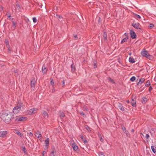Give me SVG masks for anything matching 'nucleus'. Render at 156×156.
Instances as JSON below:
<instances>
[{
	"instance_id": "nucleus-24",
	"label": "nucleus",
	"mask_w": 156,
	"mask_h": 156,
	"mask_svg": "<svg viewBox=\"0 0 156 156\" xmlns=\"http://www.w3.org/2000/svg\"><path fill=\"white\" fill-rule=\"evenodd\" d=\"M73 149L74 151H77L78 149V147L76 145H75L73 147Z\"/></svg>"
},
{
	"instance_id": "nucleus-35",
	"label": "nucleus",
	"mask_w": 156,
	"mask_h": 156,
	"mask_svg": "<svg viewBox=\"0 0 156 156\" xmlns=\"http://www.w3.org/2000/svg\"><path fill=\"white\" fill-rule=\"evenodd\" d=\"M27 134L30 136L31 137H32L33 135V134L31 132Z\"/></svg>"
},
{
	"instance_id": "nucleus-4",
	"label": "nucleus",
	"mask_w": 156,
	"mask_h": 156,
	"mask_svg": "<svg viewBox=\"0 0 156 156\" xmlns=\"http://www.w3.org/2000/svg\"><path fill=\"white\" fill-rule=\"evenodd\" d=\"M141 55L144 57H145L147 58H149L151 55H149L148 52L147 51H142L141 53Z\"/></svg>"
},
{
	"instance_id": "nucleus-21",
	"label": "nucleus",
	"mask_w": 156,
	"mask_h": 156,
	"mask_svg": "<svg viewBox=\"0 0 156 156\" xmlns=\"http://www.w3.org/2000/svg\"><path fill=\"white\" fill-rule=\"evenodd\" d=\"M85 128L86 129L87 131L89 132H91V129L88 126L86 125L85 126Z\"/></svg>"
},
{
	"instance_id": "nucleus-51",
	"label": "nucleus",
	"mask_w": 156,
	"mask_h": 156,
	"mask_svg": "<svg viewBox=\"0 0 156 156\" xmlns=\"http://www.w3.org/2000/svg\"><path fill=\"white\" fill-rule=\"evenodd\" d=\"M74 37L75 38V39L76 40L77 38V36L76 35H74Z\"/></svg>"
},
{
	"instance_id": "nucleus-20",
	"label": "nucleus",
	"mask_w": 156,
	"mask_h": 156,
	"mask_svg": "<svg viewBox=\"0 0 156 156\" xmlns=\"http://www.w3.org/2000/svg\"><path fill=\"white\" fill-rule=\"evenodd\" d=\"M71 71L73 72L74 71L75 69V67L74 65L73 64H72L71 65Z\"/></svg>"
},
{
	"instance_id": "nucleus-14",
	"label": "nucleus",
	"mask_w": 156,
	"mask_h": 156,
	"mask_svg": "<svg viewBox=\"0 0 156 156\" xmlns=\"http://www.w3.org/2000/svg\"><path fill=\"white\" fill-rule=\"evenodd\" d=\"M16 133L21 138H23V134L20 132L17 131L16 132Z\"/></svg>"
},
{
	"instance_id": "nucleus-46",
	"label": "nucleus",
	"mask_w": 156,
	"mask_h": 156,
	"mask_svg": "<svg viewBox=\"0 0 156 156\" xmlns=\"http://www.w3.org/2000/svg\"><path fill=\"white\" fill-rule=\"evenodd\" d=\"M22 150L24 152V153L25 152L26 148L25 147H23Z\"/></svg>"
},
{
	"instance_id": "nucleus-15",
	"label": "nucleus",
	"mask_w": 156,
	"mask_h": 156,
	"mask_svg": "<svg viewBox=\"0 0 156 156\" xmlns=\"http://www.w3.org/2000/svg\"><path fill=\"white\" fill-rule=\"evenodd\" d=\"M59 115L61 119H63L65 116V114L64 113L62 112H59Z\"/></svg>"
},
{
	"instance_id": "nucleus-37",
	"label": "nucleus",
	"mask_w": 156,
	"mask_h": 156,
	"mask_svg": "<svg viewBox=\"0 0 156 156\" xmlns=\"http://www.w3.org/2000/svg\"><path fill=\"white\" fill-rule=\"evenodd\" d=\"M37 20L36 17H34L33 18V21L34 23H36L37 22Z\"/></svg>"
},
{
	"instance_id": "nucleus-9",
	"label": "nucleus",
	"mask_w": 156,
	"mask_h": 156,
	"mask_svg": "<svg viewBox=\"0 0 156 156\" xmlns=\"http://www.w3.org/2000/svg\"><path fill=\"white\" fill-rule=\"evenodd\" d=\"M35 136L37 137L39 140L41 139L42 136L40 132L39 131H37L36 133Z\"/></svg>"
},
{
	"instance_id": "nucleus-16",
	"label": "nucleus",
	"mask_w": 156,
	"mask_h": 156,
	"mask_svg": "<svg viewBox=\"0 0 156 156\" xmlns=\"http://www.w3.org/2000/svg\"><path fill=\"white\" fill-rule=\"evenodd\" d=\"M49 139L48 138L47 139H46L45 140V144H46V147L47 148H48V147L49 144Z\"/></svg>"
},
{
	"instance_id": "nucleus-17",
	"label": "nucleus",
	"mask_w": 156,
	"mask_h": 156,
	"mask_svg": "<svg viewBox=\"0 0 156 156\" xmlns=\"http://www.w3.org/2000/svg\"><path fill=\"white\" fill-rule=\"evenodd\" d=\"M131 105L133 106H134L136 104V101L134 99H132L131 101Z\"/></svg>"
},
{
	"instance_id": "nucleus-34",
	"label": "nucleus",
	"mask_w": 156,
	"mask_h": 156,
	"mask_svg": "<svg viewBox=\"0 0 156 156\" xmlns=\"http://www.w3.org/2000/svg\"><path fill=\"white\" fill-rule=\"evenodd\" d=\"M99 156H105L102 152H100L99 154Z\"/></svg>"
},
{
	"instance_id": "nucleus-48",
	"label": "nucleus",
	"mask_w": 156,
	"mask_h": 156,
	"mask_svg": "<svg viewBox=\"0 0 156 156\" xmlns=\"http://www.w3.org/2000/svg\"><path fill=\"white\" fill-rule=\"evenodd\" d=\"M62 87H63L65 85V81L64 80H63L62 81Z\"/></svg>"
},
{
	"instance_id": "nucleus-62",
	"label": "nucleus",
	"mask_w": 156,
	"mask_h": 156,
	"mask_svg": "<svg viewBox=\"0 0 156 156\" xmlns=\"http://www.w3.org/2000/svg\"><path fill=\"white\" fill-rule=\"evenodd\" d=\"M15 73H16V71H15Z\"/></svg>"
},
{
	"instance_id": "nucleus-7",
	"label": "nucleus",
	"mask_w": 156,
	"mask_h": 156,
	"mask_svg": "<svg viewBox=\"0 0 156 156\" xmlns=\"http://www.w3.org/2000/svg\"><path fill=\"white\" fill-rule=\"evenodd\" d=\"M131 37L132 39H135L136 37V35L135 32L132 30H130V32Z\"/></svg>"
},
{
	"instance_id": "nucleus-43",
	"label": "nucleus",
	"mask_w": 156,
	"mask_h": 156,
	"mask_svg": "<svg viewBox=\"0 0 156 156\" xmlns=\"http://www.w3.org/2000/svg\"><path fill=\"white\" fill-rule=\"evenodd\" d=\"M152 88L151 86H150V87L149 88V91L150 92H151V90H152Z\"/></svg>"
},
{
	"instance_id": "nucleus-11",
	"label": "nucleus",
	"mask_w": 156,
	"mask_h": 156,
	"mask_svg": "<svg viewBox=\"0 0 156 156\" xmlns=\"http://www.w3.org/2000/svg\"><path fill=\"white\" fill-rule=\"evenodd\" d=\"M145 80L144 78L140 79L139 81L137 83V85H141L145 81Z\"/></svg>"
},
{
	"instance_id": "nucleus-2",
	"label": "nucleus",
	"mask_w": 156,
	"mask_h": 156,
	"mask_svg": "<svg viewBox=\"0 0 156 156\" xmlns=\"http://www.w3.org/2000/svg\"><path fill=\"white\" fill-rule=\"evenodd\" d=\"M23 106V104L21 102H19L17 105L14 107L13 109V112L16 114L19 112L21 108Z\"/></svg>"
},
{
	"instance_id": "nucleus-33",
	"label": "nucleus",
	"mask_w": 156,
	"mask_h": 156,
	"mask_svg": "<svg viewBox=\"0 0 156 156\" xmlns=\"http://www.w3.org/2000/svg\"><path fill=\"white\" fill-rule=\"evenodd\" d=\"M154 27V24H151L149 25V27L150 28H152Z\"/></svg>"
},
{
	"instance_id": "nucleus-19",
	"label": "nucleus",
	"mask_w": 156,
	"mask_h": 156,
	"mask_svg": "<svg viewBox=\"0 0 156 156\" xmlns=\"http://www.w3.org/2000/svg\"><path fill=\"white\" fill-rule=\"evenodd\" d=\"M43 116L44 118H47L48 117V113L45 111H44L43 112Z\"/></svg>"
},
{
	"instance_id": "nucleus-49",
	"label": "nucleus",
	"mask_w": 156,
	"mask_h": 156,
	"mask_svg": "<svg viewBox=\"0 0 156 156\" xmlns=\"http://www.w3.org/2000/svg\"><path fill=\"white\" fill-rule=\"evenodd\" d=\"M97 67V65H96V63H94V68H96Z\"/></svg>"
},
{
	"instance_id": "nucleus-59",
	"label": "nucleus",
	"mask_w": 156,
	"mask_h": 156,
	"mask_svg": "<svg viewBox=\"0 0 156 156\" xmlns=\"http://www.w3.org/2000/svg\"><path fill=\"white\" fill-rule=\"evenodd\" d=\"M125 35H126V36H127L128 34H127L126 33H125Z\"/></svg>"
},
{
	"instance_id": "nucleus-8",
	"label": "nucleus",
	"mask_w": 156,
	"mask_h": 156,
	"mask_svg": "<svg viewBox=\"0 0 156 156\" xmlns=\"http://www.w3.org/2000/svg\"><path fill=\"white\" fill-rule=\"evenodd\" d=\"M36 80L35 78L33 79L31 81V86L32 88H34L35 85Z\"/></svg>"
},
{
	"instance_id": "nucleus-52",
	"label": "nucleus",
	"mask_w": 156,
	"mask_h": 156,
	"mask_svg": "<svg viewBox=\"0 0 156 156\" xmlns=\"http://www.w3.org/2000/svg\"><path fill=\"white\" fill-rule=\"evenodd\" d=\"M55 89L54 88H53L52 90V93H54L55 92Z\"/></svg>"
},
{
	"instance_id": "nucleus-12",
	"label": "nucleus",
	"mask_w": 156,
	"mask_h": 156,
	"mask_svg": "<svg viewBox=\"0 0 156 156\" xmlns=\"http://www.w3.org/2000/svg\"><path fill=\"white\" fill-rule=\"evenodd\" d=\"M117 106L121 111H124V108L121 104L120 103H118Z\"/></svg>"
},
{
	"instance_id": "nucleus-61",
	"label": "nucleus",
	"mask_w": 156,
	"mask_h": 156,
	"mask_svg": "<svg viewBox=\"0 0 156 156\" xmlns=\"http://www.w3.org/2000/svg\"><path fill=\"white\" fill-rule=\"evenodd\" d=\"M15 73H16V71H15Z\"/></svg>"
},
{
	"instance_id": "nucleus-22",
	"label": "nucleus",
	"mask_w": 156,
	"mask_h": 156,
	"mask_svg": "<svg viewBox=\"0 0 156 156\" xmlns=\"http://www.w3.org/2000/svg\"><path fill=\"white\" fill-rule=\"evenodd\" d=\"M103 37L104 41H107V34L105 33H104Z\"/></svg>"
},
{
	"instance_id": "nucleus-5",
	"label": "nucleus",
	"mask_w": 156,
	"mask_h": 156,
	"mask_svg": "<svg viewBox=\"0 0 156 156\" xmlns=\"http://www.w3.org/2000/svg\"><path fill=\"white\" fill-rule=\"evenodd\" d=\"M26 118L22 116L16 117V120L18 121H23L26 120Z\"/></svg>"
},
{
	"instance_id": "nucleus-36",
	"label": "nucleus",
	"mask_w": 156,
	"mask_h": 156,
	"mask_svg": "<svg viewBox=\"0 0 156 156\" xmlns=\"http://www.w3.org/2000/svg\"><path fill=\"white\" fill-rule=\"evenodd\" d=\"M12 26L14 28L16 27V23L14 21L12 22Z\"/></svg>"
},
{
	"instance_id": "nucleus-55",
	"label": "nucleus",
	"mask_w": 156,
	"mask_h": 156,
	"mask_svg": "<svg viewBox=\"0 0 156 156\" xmlns=\"http://www.w3.org/2000/svg\"><path fill=\"white\" fill-rule=\"evenodd\" d=\"M45 151H44L42 153V155H43V156H44V154H45Z\"/></svg>"
},
{
	"instance_id": "nucleus-6",
	"label": "nucleus",
	"mask_w": 156,
	"mask_h": 156,
	"mask_svg": "<svg viewBox=\"0 0 156 156\" xmlns=\"http://www.w3.org/2000/svg\"><path fill=\"white\" fill-rule=\"evenodd\" d=\"M132 26L136 29H140V25L138 23H132Z\"/></svg>"
},
{
	"instance_id": "nucleus-58",
	"label": "nucleus",
	"mask_w": 156,
	"mask_h": 156,
	"mask_svg": "<svg viewBox=\"0 0 156 156\" xmlns=\"http://www.w3.org/2000/svg\"><path fill=\"white\" fill-rule=\"evenodd\" d=\"M126 102H127V103H129L130 101H129V100H127V101H126Z\"/></svg>"
},
{
	"instance_id": "nucleus-45",
	"label": "nucleus",
	"mask_w": 156,
	"mask_h": 156,
	"mask_svg": "<svg viewBox=\"0 0 156 156\" xmlns=\"http://www.w3.org/2000/svg\"><path fill=\"white\" fill-rule=\"evenodd\" d=\"M8 16L9 18V19H10V20H11L12 19V18L11 16L10 15H8Z\"/></svg>"
},
{
	"instance_id": "nucleus-27",
	"label": "nucleus",
	"mask_w": 156,
	"mask_h": 156,
	"mask_svg": "<svg viewBox=\"0 0 156 156\" xmlns=\"http://www.w3.org/2000/svg\"><path fill=\"white\" fill-rule=\"evenodd\" d=\"M46 67L43 66L42 68V72L44 73H45L46 72Z\"/></svg>"
},
{
	"instance_id": "nucleus-25",
	"label": "nucleus",
	"mask_w": 156,
	"mask_h": 156,
	"mask_svg": "<svg viewBox=\"0 0 156 156\" xmlns=\"http://www.w3.org/2000/svg\"><path fill=\"white\" fill-rule=\"evenodd\" d=\"M155 148V147L154 146H151V149L154 153H155L156 152V149Z\"/></svg>"
},
{
	"instance_id": "nucleus-3",
	"label": "nucleus",
	"mask_w": 156,
	"mask_h": 156,
	"mask_svg": "<svg viewBox=\"0 0 156 156\" xmlns=\"http://www.w3.org/2000/svg\"><path fill=\"white\" fill-rule=\"evenodd\" d=\"M37 110L38 109L36 108H33L31 109L30 110L27 111L28 114L29 115H31L37 112Z\"/></svg>"
},
{
	"instance_id": "nucleus-30",
	"label": "nucleus",
	"mask_w": 156,
	"mask_h": 156,
	"mask_svg": "<svg viewBox=\"0 0 156 156\" xmlns=\"http://www.w3.org/2000/svg\"><path fill=\"white\" fill-rule=\"evenodd\" d=\"M135 79L136 77L135 76H133L130 78V80L131 81L133 82L135 80Z\"/></svg>"
},
{
	"instance_id": "nucleus-40",
	"label": "nucleus",
	"mask_w": 156,
	"mask_h": 156,
	"mask_svg": "<svg viewBox=\"0 0 156 156\" xmlns=\"http://www.w3.org/2000/svg\"><path fill=\"white\" fill-rule=\"evenodd\" d=\"M124 133H125L127 136L129 135V133L126 130V131H125L124 132Z\"/></svg>"
},
{
	"instance_id": "nucleus-18",
	"label": "nucleus",
	"mask_w": 156,
	"mask_h": 156,
	"mask_svg": "<svg viewBox=\"0 0 156 156\" xmlns=\"http://www.w3.org/2000/svg\"><path fill=\"white\" fill-rule=\"evenodd\" d=\"M129 60L130 62L132 63H134L135 62L134 59L131 57L129 58Z\"/></svg>"
},
{
	"instance_id": "nucleus-53",
	"label": "nucleus",
	"mask_w": 156,
	"mask_h": 156,
	"mask_svg": "<svg viewBox=\"0 0 156 156\" xmlns=\"http://www.w3.org/2000/svg\"><path fill=\"white\" fill-rule=\"evenodd\" d=\"M84 143V144H86L87 143V141L86 140H84V141H83Z\"/></svg>"
},
{
	"instance_id": "nucleus-10",
	"label": "nucleus",
	"mask_w": 156,
	"mask_h": 156,
	"mask_svg": "<svg viewBox=\"0 0 156 156\" xmlns=\"http://www.w3.org/2000/svg\"><path fill=\"white\" fill-rule=\"evenodd\" d=\"M7 131H3L0 132V137H4L6 136Z\"/></svg>"
},
{
	"instance_id": "nucleus-57",
	"label": "nucleus",
	"mask_w": 156,
	"mask_h": 156,
	"mask_svg": "<svg viewBox=\"0 0 156 156\" xmlns=\"http://www.w3.org/2000/svg\"><path fill=\"white\" fill-rule=\"evenodd\" d=\"M134 129H132V130H131V132H132V133H134Z\"/></svg>"
},
{
	"instance_id": "nucleus-42",
	"label": "nucleus",
	"mask_w": 156,
	"mask_h": 156,
	"mask_svg": "<svg viewBox=\"0 0 156 156\" xmlns=\"http://www.w3.org/2000/svg\"><path fill=\"white\" fill-rule=\"evenodd\" d=\"M80 137L82 140H84V138L83 135H80Z\"/></svg>"
},
{
	"instance_id": "nucleus-29",
	"label": "nucleus",
	"mask_w": 156,
	"mask_h": 156,
	"mask_svg": "<svg viewBox=\"0 0 156 156\" xmlns=\"http://www.w3.org/2000/svg\"><path fill=\"white\" fill-rule=\"evenodd\" d=\"M108 80L109 81H110V82H111L112 83H114L115 82H114V80L113 79H112L110 78H108Z\"/></svg>"
},
{
	"instance_id": "nucleus-60",
	"label": "nucleus",
	"mask_w": 156,
	"mask_h": 156,
	"mask_svg": "<svg viewBox=\"0 0 156 156\" xmlns=\"http://www.w3.org/2000/svg\"><path fill=\"white\" fill-rule=\"evenodd\" d=\"M140 134H141V135H143V136H144V135L143 134V133H140Z\"/></svg>"
},
{
	"instance_id": "nucleus-47",
	"label": "nucleus",
	"mask_w": 156,
	"mask_h": 156,
	"mask_svg": "<svg viewBox=\"0 0 156 156\" xmlns=\"http://www.w3.org/2000/svg\"><path fill=\"white\" fill-rule=\"evenodd\" d=\"M56 16L58 17L60 19L62 18V17L61 16H58V15L56 14Z\"/></svg>"
},
{
	"instance_id": "nucleus-50",
	"label": "nucleus",
	"mask_w": 156,
	"mask_h": 156,
	"mask_svg": "<svg viewBox=\"0 0 156 156\" xmlns=\"http://www.w3.org/2000/svg\"><path fill=\"white\" fill-rule=\"evenodd\" d=\"M8 48V50L9 51V53H10L11 52V50H10V48H9H9Z\"/></svg>"
},
{
	"instance_id": "nucleus-38",
	"label": "nucleus",
	"mask_w": 156,
	"mask_h": 156,
	"mask_svg": "<svg viewBox=\"0 0 156 156\" xmlns=\"http://www.w3.org/2000/svg\"><path fill=\"white\" fill-rule=\"evenodd\" d=\"M135 17H136L138 18L139 19H140L141 18L140 16L139 15H138V14H136L135 15Z\"/></svg>"
},
{
	"instance_id": "nucleus-13",
	"label": "nucleus",
	"mask_w": 156,
	"mask_h": 156,
	"mask_svg": "<svg viewBox=\"0 0 156 156\" xmlns=\"http://www.w3.org/2000/svg\"><path fill=\"white\" fill-rule=\"evenodd\" d=\"M56 154V151L54 150H53L50 153L49 156H55Z\"/></svg>"
},
{
	"instance_id": "nucleus-31",
	"label": "nucleus",
	"mask_w": 156,
	"mask_h": 156,
	"mask_svg": "<svg viewBox=\"0 0 156 156\" xmlns=\"http://www.w3.org/2000/svg\"><path fill=\"white\" fill-rule=\"evenodd\" d=\"M51 85L53 87V86L54 85V82L53 81V80H51Z\"/></svg>"
},
{
	"instance_id": "nucleus-56",
	"label": "nucleus",
	"mask_w": 156,
	"mask_h": 156,
	"mask_svg": "<svg viewBox=\"0 0 156 156\" xmlns=\"http://www.w3.org/2000/svg\"><path fill=\"white\" fill-rule=\"evenodd\" d=\"M98 136L100 138V137H101V134L100 133H98Z\"/></svg>"
},
{
	"instance_id": "nucleus-39",
	"label": "nucleus",
	"mask_w": 156,
	"mask_h": 156,
	"mask_svg": "<svg viewBox=\"0 0 156 156\" xmlns=\"http://www.w3.org/2000/svg\"><path fill=\"white\" fill-rule=\"evenodd\" d=\"M149 137H150V136H149V135L148 134H146L145 137H146V138L147 139H148V138H149Z\"/></svg>"
},
{
	"instance_id": "nucleus-28",
	"label": "nucleus",
	"mask_w": 156,
	"mask_h": 156,
	"mask_svg": "<svg viewBox=\"0 0 156 156\" xmlns=\"http://www.w3.org/2000/svg\"><path fill=\"white\" fill-rule=\"evenodd\" d=\"M5 44H6V45L7 47L9 48V42L8 41V40H5Z\"/></svg>"
},
{
	"instance_id": "nucleus-44",
	"label": "nucleus",
	"mask_w": 156,
	"mask_h": 156,
	"mask_svg": "<svg viewBox=\"0 0 156 156\" xmlns=\"http://www.w3.org/2000/svg\"><path fill=\"white\" fill-rule=\"evenodd\" d=\"M100 141L101 142H103L104 140L102 139L101 137H100Z\"/></svg>"
},
{
	"instance_id": "nucleus-23",
	"label": "nucleus",
	"mask_w": 156,
	"mask_h": 156,
	"mask_svg": "<svg viewBox=\"0 0 156 156\" xmlns=\"http://www.w3.org/2000/svg\"><path fill=\"white\" fill-rule=\"evenodd\" d=\"M128 39V37H127L126 38H123L121 41V44H123V43L126 42L127 39Z\"/></svg>"
},
{
	"instance_id": "nucleus-32",
	"label": "nucleus",
	"mask_w": 156,
	"mask_h": 156,
	"mask_svg": "<svg viewBox=\"0 0 156 156\" xmlns=\"http://www.w3.org/2000/svg\"><path fill=\"white\" fill-rule=\"evenodd\" d=\"M142 99L143 100V102H144V103H145L147 101V99L146 98H145V97H144V98H143Z\"/></svg>"
},
{
	"instance_id": "nucleus-1",
	"label": "nucleus",
	"mask_w": 156,
	"mask_h": 156,
	"mask_svg": "<svg viewBox=\"0 0 156 156\" xmlns=\"http://www.w3.org/2000/svg\"><path fill=\"white\" fill-rule=\"evenodd\" d=\"M0 117L5 123L9 124L13 118V114L8 111L3 110L0 113Z\"/></svg>"
},
{
	"instance_id": "nucleus-54",
	"label": "nucleus",
	"mask_w": 156,
	"mask_h": 156,
	"mask_svg": "<svg viewBox=\"0 0 156 156\" xmlns=\"http://www.w3.org/2000/svg\"><path fill=\"white\" fill-rule=\"evenodd\" d=\"M81 115H82L83 116L85 115L84 114V113L82 112H81V113H80Z\"/></svg>"
},
{
	"instance_id": "nucleus-26",
	"label": "nucleus",
	"mask_w": 156,
	"mask_h": 156,
	"mask_svg": "<svg viewBox=\"0 0 156 156\" xmlns=\"http://www.w3.org/2000/svg\"><path fill=\"white\" fill-rule=\"evenodd\" d=\"M150 82L149 80H148L147 81L145 86L146 87H148L150 85Z\"/></svg>"
},
{
	"instance_id": "nucleus-41",
	"label": "nucleus",
	"mask_w": 156,
	"mask_h": 156,
	"mask_svg": "<svg viewBox=\"0 0 156 156\" xmlns=\"http://www.w3.org/2000/svg\"><path fill=\"white\" fill-rule=\"evenodd\" d=\"M122 129L124 132L126 130L125 127L124 126L122 127Z\"/></svg>"
}]
</instances>
